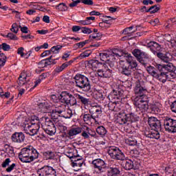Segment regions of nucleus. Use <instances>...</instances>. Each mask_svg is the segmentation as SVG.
<instances>
[{
  "instance_id": "f257e3e1",
  "label": "nucleus",
  "mask_w": 176,
  "mask_h": 176,
  "mask_svg": "<svg viewBox=\"0 0 176 176\" xmlns=\"http://www.w3.org/2000/svg\"><path fill=\"white\" fill-rule=\"evenodd\" d=\"M135 94L137 96L133 100V104L136 107V110L140 112H146L149 109L148 101L144 100V94L146 93V87L142 86L141 82H136L135 87Z\"/></svg>"
},
{
  "instance_id": "f03ea898",
  "label": "nucleus",
  "mask_w": 176,
  "mask_h": 176,
  "mask_svg": "<svg viewBox=\"0 0 176 176\" xmlns=\"http://www.w3.org/2000/svg\"><path fill=\"white\" fill-rule=\"evenodd\" d=\"M60 102L66 104V105H78V102H81L83 105H89V99L85 98L79 94H74L72 95L71 93L65 91H62L58 97Z\"/></svg>"
},
{
  "instance_id": "7ed1b4c3",
  "label": "nucleus",
  "mask_w": 176,
  "mask_h": 176,
  "mask_svg": "<svg viewBox=\"0 0 176 176\" xmlns=\"http://www.w3.org/2000/svg\"><path fill=\"white\" fill-rule=\"evenodd\" d=\"M39 157V153L32 146L23 148L19 154V159L23 163H31Z\"/></svg>"
},
{
  "instance_id": "20e7f679",
  "label": "nucleus",
  "mask_w": 176,
  "mask_h": 176,
  "mask_svg": "<svg viewBox=\"0 0 176 176\" xmlns=\"http://www.w3.org/2000/svg\"><path fill=\"white\" fill-rule=\"evenodd\" d=\"M126 61L122 63L120 66V71L122 75L125 76H131V73L134 68H137L138 64L133 56H131V54H127L126 56Z\"/></svg>"
},
{
  "instance_id": "39448f33",
  "label": "nucleus",
  "mask_w": 176,
  "mask_h": 176,
  "mask_svg": "<svg viewBox=\"0 0 176 176\" xmlns=\"http://www.w3.org/2000/svg\"><path fill=\"white\" fill-rule=\"evenodd\" d=\"M147 47L150 49L151 52L157 56V57L162 60L164 63H168L171 61V56L170 54H163L162 52V45L155 41H151L147 44Z\"/></svg>"
},
{
  "instance_id": "423d86ee",
  "label": "nucleus",
  "mask_w": 176,
  "mask_h": 176,
  "mask_svg": "<svg viewBox=\"0 0 176 176\" xmlns=\"http://www.w3.org/2000/svg\"><path fill=\"white\" fill-rule=\"evenodd\" d=\"M74 80L76 82V87H78L82 91H90L91 85H90V81L86 76L82 74H76L74 76Z\"/></svg>"
},
{
  "instance_id": "0eeeda50",
  "label": "nucleus",
  "mask_w": 176,
  "mask_h": 176,
  "mask_svg": "<svg viewBox=\"0 0 176 176\" xmlns=\"http://www.w3.org/2000/svg\"><path fill=\"white\" fill-rule=\"evenodd\" d=\"M92 165L94 167V174H96L97 175H101L107 173L108 170V166H107L105 161L100 158L94 160L92 161Z\"/></svg>"
},
{
  "instance_id": "6e6552de",
  "label": "nucleus",
  "mask_w": 176,
  "mask_h": 176,
  "mask_svg": "<svg viewBox=\"0 0 176 176\" xmlns=\"http://www.w3.org/2000/svg\"><path fill=\"white\" fill-rule=\"evenodd\" d=\"M132 53L135 58H137L138 61H139V63L142 64V65H144V67H146L151 60L149 54L138 49L133 50Z\"/></svg>"
},
{
  "instance_id": "1a4fd4ad",
  "label": "nucleus",
  "mask_w": 176,
  "mask_h": 176,
  "mask_svg": "<svg viewBox=\"0 0 176 176\" xmlns=\"http://www.w3.org/2000/svg\"><path fill=\"white\" fill-rule=\"evenodd\" d=\"M107 153H109L111 159L121 161L126 160V156L124 155V153H123V152H122L119 148L115 146H109L107 149Z\"/></svg>"
},
{
  "instance_id": "9d476101",
  "label": "nucleus",
  "mask_w": 176,
  "mask_h": 176,
  "mask_svg": "<svg viewBox=\"0 0 176 176\" xmlns=\"http://www.w3.org/2000/svg\"><path fill=\"white\" fill-rule=\"evenodd\" d=\"M155 67L158 71H165L166 74H168L170 76L175 79L176 68L174 64L170 63V61L166 63V65L157 64Z\"/></svg>"
},
{
  "instance_id": "9b49d317",
  "label": "nucleus",
  "mask_w": 176,
  "mask_h": 176,
  "mask_svg": "<svg viewBox=\"0 0 176 176\" xmlns=\"http://www.w3.org/2000/svg\"><path fill=\"white\" fill-rule=\"evenodd\" d=\"M39 129H41L39 124H36L35 122H25L23 126V130L25 134H28L32 137L38 134Z\"/></svg>"
},
{
  "instance_id": "f8f14e48",
  "label": "nucleus",
  "mask_w": 176,
  "mask_h": 176,
  "mask_svg": "<svg viewBox=\"0 0 176 176\" xmlns=\"http://www.w3.org/2000/svg\"><path fill=\"white\" fill-rule=\"evenodd\" d=\"M42 129L48 135H54L56 134V126L52 119L49 118H45V122L42 125Z\"/></svg>"
},
{
  "instance_id": "ddd939ff",
  "label": "nucleus",
  "mask_w": 176,
  "mask_h": 176,
  "mask_svg": "<svg viewBox=\"0 0 176 176\" xmlns=\"http://www.w3.org/2000/svg\"><path fill=\"white\" fill-rule=\"evenodd\" d=\"M122 94V91L113 90L109 96V100H112V101L109 103V109L110 111H114L116 112V105L118 104V101H116V100H119V97H120Z\"/></svg>"
},
{
  "instance_id": "4468645a",
  "label": "nucleus",
  "mask_w": 176,
  "mask_h": 176,
  "mask_svg": "<svg viewBox=\"0 0 176 176\" xmlns=\"http://www.w3.org/2000/svg\"><path fill=\"white\" fill-rule=\"evenodd\" d=\"M164 126L168 133H176V120L170 117L164 118Z\"/></svg>"
},
{
  "instance_id": "2eb2a0df",
  "label": "nucleus",
  "mask_w": 176,
  "mask_h": 176,
  "mask_svg": "<svg viewBox=\"0 0 176 176\" xmlns=\"http://www.w3.org/2000/svg\"><path fill=\"white\" fill-rule=\"evenodd\" d=\"M38 176H57V171L50 166H44L36 171Z\"/></svg>"
},
{
  "instance_id": "dca6fc26",
  "label": "nucleus",
  "mask_w": 176,
  "mask_h": 176,
  "mask_svg": "<svg viewBox=\"0 0 176 176\" xmlns=\"http://www.w3.org/2000/svg\"><path fill=\"white\" fill-rule=\"evenodd\" d=\"M109 63H103L101 66V69H98V75L100 76V78H111V75H112V70L110 69Z\"/></svg>"
},
{
  "instance_id": "f3484780",
  "label": "nucleus",
  "mask_w": 176,
  "mask_h": 176,
  "mask_svg": "<svg viewBox=\"0 0 176 176\" xmlns=\"http://www.w3.org/2000/svg\"><path fill=\"white\" fill-rule=\"evenodd\" d=\"M89 113L92 116L96 124H98V119L102 113V109L100 106H94L89 109Z\"/></svg>"
},
{
  "instance_id": "a211bd4d",
  "label": "nucleus",
  "mask_w": 176,
  "mask_h": 176,
  "mask_svg": "<svg viewBox=\"0 0 176 176\" xmlns=\"http://www.w3.org/2000/svg\"><path fill=\"white\" fill-rule=\"evenodd\" d=\"M119 50L114 49L112 50V51L107 52L108 54V63L109 64L110 68H112V67H114L113 63L116 60V58H119L120 57V54H119Z\"/></svg>"
},
{
  "instance_id": "6ab92c4d",
  "label": "nucleus",
  "mask_w": 176,
  "mask_h": 176,
  "mask_svg": "<svg viewBox=\"0 0 176 176\" xmlns=\"http://www.w3.org/2000/svg\"><path fill=\"white\" fill-rule=\"evenodd\" d=\"M148 123L152 130H162V122L155 117H149Z\"/></svg>"
},
{
  "instance_id": "aec40b11",
  "label": "nucleus",
  "mask_w": 176,
  "mask_h": 176,
  "mask_svg": "<svg viewBox=\"0 0 176 176\" xmlns=\"http://www.w3.org/2000/svg\"><path fill=\"white\" fill-rule=\"evenodd\" d=\"M159 73H157V76H155V78L160 80L162 83H165L167 79L168 80H171V79H174L170 74L166 73L165 71H159Z\"/></svg>"
},
{
  "instance_id": "412c9836",
  "label": "nucleus",
  "mask_w": 176,
  "mask_h": 176,
  "mask_svg": "<svg viewBox=\"0 0 176 176\" xmlns=\"http://www.w3.org/2000/svg\"><path fill=\"white\" fill-rule=\"evenodd\" d=\"M11 139L12 140L13 142L21 144V142H24L25 135L23 132H15L14 134H12Z\"/></svg>"
},
{
  "instance_id": "4be33fe9",
  "label": "nucleus",
  "mask_w": 176,
  "mask_h": 176,
  "mask_svg": "<svg viewBox=\"0 0 176 176\" xmlns=\"http://www.w3.org/2000/svg\"><path fill=\"white\" fill-rule=\"evenodd\" d=\"M56 59H53V56H50L48 58L42 60L38 63V68H45L52 64H56Z\"/></svg>"
},
{
  "instance_id": "5701e85b",
  "label": "nucleus",
  "mask_w": 176,
  "mask_h": 176,
  "mask_svg": "<svg viewBox=\"0 0 176 176\" xmlns=\"http://www.w3.org/2000/svg\"><path fill=\"white\" fill-rule=\"evenodd\" d=\"M160 130L154 129V131L146 130L144 131V135L147 138H153L155 140H159L160 138V133H159Z\"/></svg>"
},
{
  "instance_id": "b1692460",
  "label": "nucleus",
  "mask_w": 176,
  "mask_h": 176,
  "mask_svg": "<svg viewBox=\"0 0 176 176\" xmlns=\"http://www.w3.org/2000/svg\"><path fill=\"white\" fill-rule=\"evenodd\" d=\"M38 111L42 113H50L52 112V107L47 102H41L38 104Z\"/></svg>"
},
{
  "instance_id": "393cba45",
  "label": "nucleus",
  "mask_w": 176,
  "mask_h": 176,
  "mask_svg": "<svg viewBox=\"0 0 176 176\" xmlns=\"http://www.w3.org/2000/svg\"><path fill=\"white\" fill-rule=\"evenodd\" d=\"M80 133H82V128H72L70 130L68 131L67 137L70 140H72L74 139V137H75V135H78V134H80Z\"/></svg>"
},
{
  "instance_id": "a878e982",
  "label": "nucleus",
  "mask_w": 176,
  "mask_h": 176,
  "mask_svg": "<svg viewBox=\"0 0 176 176\" xmlns=\"http://www.w3.org/2000/svg\"><path fill=\"white\" fill-rule=\"evenodd\" d=\"M66 107L67 106H65V104H56L55 106V109L52 110V117L53 118V116H54V113H57V115H59V116H60L63 114V112H64Z\"/></svg>"
},
{
  "instance_id": "bb28decb",
  "label": "nucleus",
  "mask_w": 176,
  "mask_h": 176,
  "mask_svg": "<svg viewBox=\"0 0 176 176\" xmlns=\"http://www.w3.org/2000/svg\"><path fill=\"white\" fill-rule=\"evenodd\" d=\"M104 63H100L98 60H89L87 63V67L89 68H91V69H97V68H101L102 65Z\"/></svg>"
},
{
  "instance_id": "cd10ccee",
  "label": "nucleus",
  "mask_w": 176,
  "mask_h": 176,
  "mask_svg": "<svg viewBox=\"0 0 176 176\" xmlns=\"http://www.w3.org/2000/svg\"><path fill=\"white\" fill-rule=\"evenodd\" d=\"M76 153H78V150L74 147H67L65 150V156L69 157V159H71V157H74Z\"/></svg>"
},
{
  "instance_id": "c85d7f7f",
  "label": "nucleus",
  "mask_w": 176,
  "mask_h": 176,
  "mask_svg": "<svg viewBox=\"0 0 176 176\" xmlns=\"http://www.w3.org/2000/svg\"><path fill=\"white\" fill-rule=\"evenodd\" d=\"M120 174L119 167H110L107 171V176H118Z\"/></svg>"
},
{
  "instance_id": "c756f323",
  "label": "nucleus",
  "mask_w": 176,
  "mask_h": 176,
  "mask_svg": "<svg viewBox=\"0 0 176 176\" xmlns=\"http://www.w3.org/2000/svg\"><path fill=\"white\" fill-rule=\"evenodd\" d=\"M72 110L71 109L66 107L62 114H60L61 118H65V119H71L72 118Z\"/></svg>"
},
{
  "instance_id": "7c9ffc66",
  "label": "nucleus",
  "mask_w": 176,
  "mask_h": 176,
  "mask_svg": "<svg viewBox=\"0 0 176 176\" xmlns=\"http://www.w3.org/2000/svg\"><path fill=\"white\" fill-rule=\"evenodd\" d=\"M46 160H53L56 157V153L52 151H47L43 153Z\"/></svg>"
},
{
  "instance_id": "2f4dec72",
  "label": "nucleus",
  "mask_w": 176,
  "mask_h": 176,
  "mask_svg": "<svg viewBox=\"0 0 176 176\" xmlns=\"http://www.w3.org/2000/svg\"><path fill=\"white\" fill-rule=\"evenodd\" d=\"M96 133L100 135V137H105L107 131L104 126H99L96 128Z\"/></svg>"
},
{
  "instance_id": "473e14b6",
  "label": "nucleus",
  "mask_w": 176,
  "mask_h": 176,
  "mask_svg": "<svg viewBox=\"0 0 176 176\" xmlns=\"http://www.w3.org/2000/svg\"><path fill=\"white\" fill-rule=\"evenodd\" d=\"M123 167L126 170H131L133 167H134V162H133L131 160L124 161Z\"/></svg>"
},
{
  "instance_id": "72a5a7b5",
  "label": "nucleus",
  "mask_w": 176,
  "mask_h": 176,
  "mask_svg": "<svg viewBox=\"0 0 176 176\" xmlns=\"http://www.w3.org/2000/svg\"><path fill=\"white\" fill-rule=\"evenodd\" d=\"M126 144L130 146H135L137 145V139L135 137H129L125 140Z\"/></svg>"
},
{
  "instance_id": "f704fd0d",
  "label": "nucleus",
  "mask_w": 176,
  "mask_h": 176,
  "mask_svg": "<svg viewBox=\"0 0 176 176\" xmlns=\"http://www.w3.org/2000/svg\"><path fill=\"white\" fill-rule=\"evenodd\" d=\"M126 116L128 122H131V123H133V122H137V120H138V116H137V115H135L134 113L126 114Z\"/></svg>"
},
{
  "instance_id": "c9c22d12",
  "label": "nucleus",
  "mask_w": 176,
  "mask_h": 176,
  "mask_svg": "<svg viewBox=\"0 0 176 176\" xmlns=\"http://www.w3.org/2000/svg\"><path fill=\"white\" fill-rule=\"evenodd\" d=\"M146 71L149 74V75H151L153 78H155L157 74V69L155 68L153 66H148L146 67Z\"/></svg>"
},
{
  "instance_id": "e433bc0d",
  "label": "nucleus",
  "mask_w": 176,
  "mask_h": 176,
  "mask_svg": "<svg viewBox=\"0 0 176 176\" xmlns=\"http://www.w3.org/2000/svg\"><path fill=\"white\" fill-rule=\"evenodd\" d=\"M102 34L101 33H95L89 35V39L91 41H101Z\"/></svg>"
},
{
  "instance_id": "4c0bfd02",
  "label": "nucleus",
  "mask_w": 176,
  "mask_h": 176,
  "mask_svg": "<svg viewBox=\"0 0 176 176\" xmlns=\"http://www.w3.org/2000/svg\"><path fill=\"white\" fill-rule=\"evenodd\" d=\"M82 119L86 124H91V120H93V116L91 114H85Z\"/></svg>"
},
{
  "instance_id": "58836bf2",
  "label": "nucleus",
  "mask_w": 176,
  "mask_h": 176,
  "mask_svg": "<svg viewBox=\"0 0 176 176\" xmlns=\"http://www.w3.org/2000/svg\"><path fill=\"white\" fill-rule=\"evenodd\" d=\"M6 152L8 153L10 157H13L14 156V150L13 148L9 145H6Z\"/></svg>"
},
{
  "instance_id": "ea45409f",
  "label": "nucleus",
  "mask_w": 176,
  "mask_h": 176,
  "mask_svg": "<svg viewBox=\"0 0 176 176\" xmlns=\"http://www.w3.org/2000/svg\"><path fill=\"white\" fill-rule=\"evenodd\" d=\"M56 9L58 10H60V12H65V10H68V7L65 3H60L58 5L56 6Z\"/></svg>"
},
{
  "instance_id": "a19ab883",
  "label": "nucleus",
  "mask_w": 176,
  "mask_h": 176,
  "mask_svg": "<svg viewBox=\"0 0 176 176\" xmlns=\"http://www.w3.org/2000/svg\"><path fill=\"white\" fill-rule=\"evenodd\" d=\"M127 122L129 121L127 120V116H126V114H124V116H122L118 118V122L120 124H126Z\"/></svg>"
},
{
  "instance_id": "79ce46f5",
  "label": "nucleus",
  "mask_w": 176,
  "mask_h": 176,
  "mask_svg": "<svg viewBox=\"0 0 176 176\" xmlns=\"http://www.w3.org/2000/svg\"><path fill=\"white\" fill-rule=\"evenodd\" d=\"M100 59L101 60V61L105 63V64L108 63V52L100 53Z\"/></svg>"
},
{
  "instance_id": "37998d69",
  "label": "nucleus",
  "mask_w": 176,
  "mask_h": 176,
  "mask_svg": "<svg viewBox=\"0 0 176 176\" xmlns=\"http://www.w3.org/2000/svg\"><path fill=\"white\" fill-rule=\"evenodd\" d=\"M61 49H63V46L58 45L52 47L50 50V52H52L54 54H57L60 52V50H61Z\"/></svg>"
},
{
  "instance_id": "c03bdc74",
  "label": "nucleus",
  "mask_w": 176,
  "mask_h": 176,
  "mask_svg": "<svg viewBox=\"0 0 176 176\" xmlns=\"http://www.w3.org/2000/svg\"><path fill=\"white\" fill-rule=\"evenodd\" d=\"M160 10V8L157 7V6H151L148 10H147L146 12H150V13L152 14L153 13H156L157 12H159Z\"/></svg>"
},
{
  "instance_id": "a18cd8bd",
  "label": "nucleus",
  "mask_w": 176,
  "mask_h": 176,
  "mask_svg": "<svg viewBox=\"0 0 176 176\" xmlns=\"http://www.w3.org/2000/svg\"><path fill=\"white\" fill-rule=\"evenodd\" d=\"M72 162H73V163H75L76 162H80L81 160H83V158L82 157H80L79 155V154L76 153L74 154V156H73V157L70 158Z\"/></svg>"
},
{
  "instance_id": "49530a36",
  "label": "nucleus",
  "mask_w": 176,
  "mask_h": 176,
  "mask_svg": "<svg viewBox=\"0 0 176 176\" xmlns=\"http://www.w3.org/2000/svg\"><path fill=\"white\" fill-rule=\"evenodd\" d=\"M162 108V104L157 102L153 105L152 109L154 111V112H157V113H159L160 112V109Z\"/></svg>"
},
{
  "instance_id": "de8ad7c7",
  "label": "nucleus",
  "mask_w": 176,
  "mask_h": 176,
  "mask_svg": "<svg viewBox=\"0 0 176 176\" xmlns=\"http://www.w3.org/2000/svg\"><path fill=\"white\" fill-rule=\"evenodd\" d=\"M6 64V56L3 53L0 54V67H3Z\"/></svg>"
},
{
  "instance_id": "09e8293b",
  "label": "nucleus",
  "mask_w": 176,
  "mask_h": 176,
  "mask_svg": "<svg viewBox=\"0 0 176 176\" xmlns=\"http://www.w3.org/2000/svg\"><path fill=\"white\" fill-rule=\"evenodd\" d=\"M32 122H36V124H39V117L35 116V115H32L30 117V123H33Z\"/></svg>"
},
{
  "instance_id": "8fccbe9b",
  "label": "nucleus",
  "mask_w": 176,
  "mask_h": 176,
  "mask_svg": "<svg viewBox=\"0 0 176 176\" xmlns=\"http://www.w3.org/2000/svg\"><path fill=\"white\" fill-rule=\"evenodd\" d=\"M10 31H12V32H14V34H17L19 32V26L17 25V23H13L12 25V28L10 29Z\"/></svg>"
},
{
  "instance_id": "3c124183",
  "label": "nucleus",
  "mask_w": 176,
  "mask_h": 176,
  "mask_svg": "<svg viewBox=\"0 0 176 176\" xmlns=\"http://www.w3.org/2000/svg\"><path fill=\"white\" fill-rule=\"evenodd\" d=\"M11 162L12 161L10 160V158H6L5 161L2 163L1 167H3V168H6V167H8L9 164H10Z\"/></svg>"
},
{
  "instance_id": "603ef678",
  "label": "nucleus",
  "mask_w": 176,
  "mask_h": 176,
  "mask_svg": "<svg viewBox=\"0 0 176 176\" xmlns=\"http://www.w3.org/2000/svg\"><path fill=\"white\" fill-rule=\"evenodd\" d=\"M90 56V53L87 52H82L77 57L79 60H82V58H86V57H89Z\"/></svg>"
},
{
  "instance_id": "864d4df0",
  "label": "nucleus",
  "mask_w": 176,
  "mask_h": 176,
  "mask_svg": "<svg viewBox=\"0 0 176 176\" xmlns=\"http://www.w3.org/2000/svg\"><path fill=\"white\" fill-rule=\"evenodd\" d=\"M72 166L73 167H82V166H83V160H81V161L72 162Z\"/></svg>"
},
{
  "instance_id": "5fc2aeb1",
  "label": "nucleus",
  "mask_w": 176,
  "mask_h": 176,
  "mask_svg": "<svg viewBox=\"0 0 176 176\" xmlns=\"http://www.w3.org/2000/svg\"><path fill=\"white\" fill-rule=\"evenodd\" d=\"M78 23L80 25H89L91 24V21H89L87 18H86L85 20L80 21Z\"/></svg>"
},
{
  "instance_id": "6e6d98bb",
  "label": "nucleus",
  "mask_w": 176,
  "mask_h": 176,
  "mask_svg": "<svg viewBox=\"0 0 176 176\" xmlns=\"http://www.w3.org/2000/svg\"><path fill=\"white\" fill-rule=\"evenodd\" d=\"M81 31L83 34H91V32H93L91 31V29L89 28H86V27H83L81 28Z\"/></svg>"
},
{
  "instance_id": "4d7b16f0",
  "label": "nucleus",
  "mask_w": 176,
  "mask_h": 176,
  "mask_svg": "<svg viewBox=\"0 0 176 176\" xmlns=\"http://www.w3.org/2000/svg\"><path fill=\"white\" fill-rule=\"evenodd\" d=\"M6 38H10V39L12 41H17V36H16V35L12 32L8 33L6 36Z\"/></svg>"
},
{
  "instance_id": "13d9d810",
  "label": "nucleus",
  "mask_w": 176,
  "mask_h": 176,
  "mask_svg": "<svg viewBox=\"0 0 176 176\" xmlns=\"http://www.w3.org/2000/svg\"><path fill=\"white\" fill-rule=\"evenodd\" d=\"M19 81H18V85L20 86H24L25 85V82L27 80V78H20L19 77Z\"/></svg>"
},
{
  "instance_id": "bf43d9fd",
  "label": "nucleus",
  "mask_w": 176,
  "mask_h": 176,
  "mask_svg": "<svg viewBox=\"0 0 176 176\" xmlns=\"http://www.w3.org/2000/svg\"><path fill=\"white\" fill-rule=\"evenodd\" d=\"M2 49L4 52H9V50H10V45L6 44V43H3Z\"/></svg>"
},
{
  "instance_id": "052dcab7",
  "label": "nucleus",
  "mask_w": 176,
  "mask_h": 176,
  "mask_svg": "<svg viewBox=\"0 0 176 176\" xmlns=\"http://www.w3.org/2000/svg\"><path fill=\"white\" fill-rule=\"evenodd\" d=\"M72 3L69 4V6L70 8H75V6H78V3H80V0H72Z\"/></svg>"
},
{
  "instance_id": "680f3d73",
  "label": "nucleus",
  "mask_w": 176,
  "mask_h": 176,
  "mask_svg": "<svg viewBox=\"0 0 176 176\" xmlns=\"http://www.w3.org/2000/svg\"><path fill=\"white\" fill-rule=\"evenodd\" d=\"M15 167H16V164H14V163L12 164L10 166H8L6 168L7 173H12V171H13V170H14Z\"/></svg>"
},
{
  "instance_id": "e2e57ef3",
  "label": "nucleus",
  "mask_w": 176,
  "mask_h": 176,
  "mask_svg": "<svg viewBox=\"0 0 176 176\" xmlns=\"http://www.w3.org/2000/svg\"><path fill=\"white\" fill-rule=\"evenodd\" d=\"M17 53L21 55V57H25V54H24V47H21L18 48Z\"/></svg>"
},
{
  "instance_id": "0e129e2a",
  "label": "nucleus",
  "mask_w": 176,
  "mask_h": 176,
  "mask_svg": "<svg viewBox=\"0 0 176 176\" xmlns=\"http://www.w3.org/2000/svg\"><path fill=\"white\" fill-rule=\"evenodd\" d=\"M133 27L131 26L129 28H126L125 29H124L123 30V34H125L126 35L129 34H131V30H133Z\"/></svg>"
},
{
  "instance_id": "69168bd1",
  "label": "nucleus",
  "mask_w": 176,
  "mask_h": 176,
  "mask_svg": "<svg viewBox=\"0 0 176 176\" xmlns=\"http://www.w3.org/2000/svg\"><path fill=\"white\" fill-rule=\"evenodd\" d=\"M170 109H171L172 112H174L175 113H176V100H175L170 104Z\"/></svg>"
},
{
  "instance_id": "338daca9",
  "label": "nucleus",
  "mask_w": 176,
  "mask_h": 176,
  "mask_svg": "<svg viewBox=\"0 0 176 176\" xmlns=\"http://www.w3.org/2000/svg\"><path fill=\"white\" fill-rule=\"evenodd\" d=\"M19 28L23 34H28V28L27 26L21 27V25H19Z\"/></svg>"
},
{
  "instance_id": "774afa93",
  "label": "nucleus",
  "mask_w": 176,
  "mask_h": 176,
  "mask_svg": "<svg viewBox=\"0 0 176 176\" xmlns=\"http://www.w3.org/2000/svg\"><path fill=\"white\" fill-rule=\"evenodd\" d=\"M82 3H84V5H93V0H81Z\"/></svg>"
}]
</instances>
